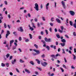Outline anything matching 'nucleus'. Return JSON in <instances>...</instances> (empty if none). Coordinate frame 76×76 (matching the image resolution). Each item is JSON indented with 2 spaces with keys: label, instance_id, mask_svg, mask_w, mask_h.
Returning <instances> with one entry per match:
<instances>
[{
  "label": "nucleus",
  "instance_id": "obj_12",
  "mask_svg": "<svg viewBox=\"0 0 76 76\" xmlns=\"http://www.w3.org/2000/svg\"><path fill=\"white\" fill-rule=\"evenodd\" d=\"M16 60L15 59H14V61H12V64H14L15 63H16Z\"/></svg>",
  "mask_w": 76,
  "mask_h": 76
},
{
  "label": "nucleus",
  "instance_id": "obj_2",
  "mask_svg": "<svg viewBox=\"0 0 76 76\" xmlns=\"http://www.w3.org/2000/svg\"><path fill=\"white\" fill-rule=\"evenodd\" d=\"M35 7H34V9L36 11L39 10V7H38V4L37 3H36L34 4Z\"/></svg>",
  "mask_w": 76,
  "mask_h": 76
},
{
  "label": "nucleus",
  "instance_id": "obj_24",
  "mask_svg": "<svg viewBox=\"0 0 76 76\" xmlns=\"http://www.w3.org/2000/svg\"><path fill=\"white\" fill-rule=\"evenodd\" d=\"M25 41L26 42H29V39H25Z\"/></svg>",
  "mask_w": 76,
  "mask_h": 76
},
{
  "label": "nucleus",
  "instance_id": "obj_50",
  "mask_svg": "<svg viewBox=\"0 0 76 76\" xmlns=\"http://www.w3.org/2000/svg\"><path fill=\"white\" fill-rule=\"evenodd\" d=\"M73 48L72 47H69V49L70 50H72V48Z\"/></svg>",
  "mask_w": 76,
  "mask_h": 76
},
{
  "label": "nucleus",
  "instance_id": "obj_29",
  "mask_svg": "<svg viewBox=\"0 0 76 76\" xmlns=\"http://www.w3.org/2000/svg\"><path fill=\"white\" fill-rule=\"evenodd\" d=\"M50 57L52 58H55V56L54 55H52L50 56Z\"/></svg>",
  "mask_w": 76,
  "mask_h": 76
},
{
  "label": "nucleus",
  "instance_id": "obj_43",
  "mask_svg": "<svg viewBox=\"0 0 76 76\" xmlns=\"http://www.w3.org/2000/svg\"><path fill=\"white\" fill-rule=\"evenodd\" d=\"M60 56V54H57L56 55V57H58V56Z\"/></svg>",
  "mask_w": 76,
  "mask_h": 76
},
{
  "label": "nucleus",
  "instance_id": "obj_15",
  "mask_svg": "<svg viewBox=\"0 0 76 76\" xmlns=\"http://www.w3.org/2000/svg\"><path fill=\"white\" fill-rule=\"evenodd\" d=\"M20 62L21 63H25V61H24L22 60V59H20Z\"/></svg>",
  "mask_w": 76,
  "mask_h": 76
},
{
  "label": "nucleus",
  "instance_id": "obj_13",
  "mask_svg": "<svg viewBox=\"0 0 76 76\" xmlns=\"http://www.w3.org/2000/svg\"><path fill=\"white\" fill-rule=\"evenodd\" d=\"M49 6V3H48L46 5V8L47 10H48V6Z\"/></svg>",
  "mask_w": 76,
  "mask_h": 76
},
{
  "label": "nucleus",
  "instance_id": "obj_58",
  "mask_svg": "<svg viewBox=\"0 0 76 76\" xmlns=\"http://www.w3.org/2000/svg\"><path fill=\"white\" fill-rule=\"evenodd\" d=\"M56 45H58V42H56Z\"/></svg>",
  "mask_w": 76,
  "mask_h": 76
},
{
  "label": "nucleus",
  "instance_id": "obj_38",
  "mask_svg": "<svg viewBox=\"0 0 76 76\" xmlns=\"http://www.w3.org/2000/svg\"><path fill=\"white\" fill-rule=\"evenodd\" d=\"M65 37H66V38H69V37L68 35H67V34L65 35Z\"/></svg>",
  "mask_w": 76,
  "mask_h": 76
},
{
  "label": "nucleus",
  "instance_id": "obj_39",
  "mask_svg": "<svg viewBox=\"0 0 76 76\" xmlns=\"http://www.w3.org/2000/svg\"><path fill=\"white\" fill-rule=\"evenodd\" d=\"M71 68L72 69H75V67H74V66H73V65H72L71 66Z\"/></svg>",
  "mask_w": 76,
  "mask_h": 76
},
{
  "label": "nucleus",
  "instance_id": "obj_47",
  "mask_svg": "<svg viewBox=\"0 0 76 76\" xmlns=\"http://www.w3.org/2000/svg\"><path fill=\"white\" fill-rule=\"evenodd\" d=\"M4 3L5 4H6V5H7V1H4Z\"/></svg>",
  "mask_w": 76,
  "mask_h": 76
},
{
  "label": "nucleus",
  "instance_id": "obj_36",
  "mask_svg": "<svg viewBox=\"0 0 76 76\" xmlns=\"http://www.w3.org/2000/svg\"><path fill=\"white\" fill-rule=\"evenodd\" d=\"M41 57L42 58H44V57H45V55L44 54H43L41 56Z\"/></svg>",
  "mask_w": 76,
  "mask_h": 76
},
{
  "label": "nucleus",
  "instance_id": "obj_48",
  "mask_svg": "<svg viewBox=\"0 0 76 76\" xmlns=\"http://www.w3.org/2000/svg\"><path fill=\"white\" fill-rule=\"evenodd\" d=\"M4 30H2L1 31V34H3V33H4Z\"/></svg>",
  "mask_w": 76,
  "mask_h": 76
},
{
  "label": "nucleus",
  "instance_id": "obj_7",
  "mask_svg": "<svg viewBox=\"0 0 76 76\" xmlns=\"http://www.w3.org/2000/svg\"><path fill=\"white\" fill-rule=\"evenodd\" d=\"M69 13L72 16H74L75 15V12L73 11H70Z\"/></svg>",
  "mask_w": 76,
  "mask_h": 76
},
{
  "label": "nucleus",
  "instance_id": "obj_33",
  "mask_svg": "<svg viewBox=\"0 0 76 76\" xmlns=\"http://www.w3.org/2000/svg\"><path fill=\"white\" fill-rule=\"evenodd\" d=\"M54 18L53 17H52L51 18V20L52 22H53L54 20Z\"/></svg>",
  "mask_w": 76,
  "mask_h": 76
},
{
  "label": "nucleus",
  "instance_id": "obj_23",
  "mask_svg": "<svg viewBox=\"0 0 76 76\" xmlns=\"http://www.w3.org/2000/svg\"><path fill=\"white\" fill-rule=\"evenodd\" d=\"M4 28H7V25H6V23H4Z\"/></svg>",
  "mask_w": 76,
  "mask_h": 76
},
{
  "label": "nucleus",
  "instance_id": "obj_53",
  "mask_svg": "<svg viewBox=\"0 0 76 76\" xmlns=\"http://www.w3.org/2000/svg\"><path fill=\"white\" fill-rule=\"evenodd\" d=\"M16 47L15 46H14L12 48V50H15L16 49Z\"/></svg>",
  "mask_w": 76,
  "mask_h": 76
},
{
  "label": "nucleus",
  "instance_id": "obj_11",
  "mask_svg": "<svg viewBox=\"0 0 76 76\" xmlns=\"http://www.w3.org/2000/svg\"><path fill=\"white\" fill-rule=\"evenodd\" d=\"M56 21L57 22L59 23H61V21H60V20H59L58 18H56Z\"/></svg>",
  "mask_w": 76,
  "mask_h": 76
},
{
  "label": "nucleus",
  "instance_id": "obj_56",
  "mask_svg": "<svg viewBox=\"0 0 76 76\" xmlns=\"http://www.w3.org/2000/svg\"><path fill=\"white\" fill-rule=\"evenodd\" d=\"M10 75L11 76H12L13 75V73L12 72H10Z\"/></svg>",
  "mask_w": 76,
  "mask_h": 76
},
{
  "label": "nucleus",
  "instance_id": "obj_54",
  "mask_svg": "<svg viewBox=\"0 0 76 76\" xmlns=\"http://www.w3.org/2000/svg\"><path fill=\"white\" fill-rule=\"evenodd\" d=\"M13 34L15 35H16V32H14L13 33Z\"/></svg>",
  "mask_w": 76,
  "mask_h": 76
},
{
  "label": "nucleus",
  "instance_id": "obj_45",
  "mask_svg": "<svg viewBox=\"0 0 76 76\" xmlns=\"http://www.w3.org/2000/svg\"><path fill=\"white\" fill-rule=\"evenodd\" d=\"M46 48L48 49V50H50V47L48 46H47Z\"/></svg>",
  "mask_w": 76,
  "mask_h": 76
},
{
  "label": "nucleus",
  "instance_id": "obj_30",
  "mask_svg": "<svg viewBox=\"0 0 76 76\" xmlns=\"http://www.w3.org/2000/svg\"><path fill=\"white\" fill-rule=\"evenodd\" d=\"M60 69L62 71V72H64V69L61 67H60Z\"/></svg>",
  "mask_w": 76,
  "mask_h": 76
},
{
  "label": "nucleus",
  "instance_id": "obj_64",
  "mask_svg": "<svg viewBox=\"0 0 76 76\" xmlns=\"http://www.w3.org/2000/svg\"><path fill=\"white\" fill-rule=\"evenodd\" d=\"M75 53H76V49L74 48V50Z\"/></svg>",
  "mask_w": 76,
  "mask_h": 76
},
{
  "label": "nucleus",
  "instance_id": "obj_16",
  "mask_svg": "<svg viewBox=\"0 0 76 76\" xmlns=\"http://www.w3.org/2000/svg\"><path fill=\"white\" fill-rule=\"evenodd\" d=\"M6 56L7 58H8L9 56H10V54L9 53L7 54L6 55Z\"/></svg>",
  "mask_w": 76,
  "mask_h": 76
},
{
  "label": "nucleus",
  "instance_id": "obj_55",
  "mask_svg": "<svg viewBox=\"0 0 76 76\" xmlns=\"http://www.w3.org/2000/svg\"><path fill=\"white\" fill-rule=\"evenodd\" d=\"M49 31L51 32H52V28H49Z\"/></svg>",
  "mask_w": 76,
  "mask_h": 76
},
{
  "label": "nucleus",
  "instance_id": "obj_52",
  "mask_svg": "<svg viewBox=\"0 0 76 76\" xmlns=\"http://www.w3.org/2000/svg\"><path fill=\"white\" fill-rule=\"evenodd\" d=\"M16 70L17 72H18V73H19V70H18V69L16 68Z\"/></svg>",
  "mask_w": 76,
  "mask_h": 76
},
{
  "label": "nucleus",
  "instance_id": "obj_25",
  "mask_svg": "<svg viewBox=\"0 0 76 76\" xmlns=\"http://www.w3.org/2000/svg\"><path fill=\"white\" fill-rule=\"evenodd\" d=\"M5 64L6 66L7 67H8L9 66V63H6Z\"/></svg>",
  "mask_w": 76,
  "mask_h": 76
},
{
  "label": "nucleus",
  "instance_id": "obj_22",
  "mask_svg": "<svg viewBox=\"0 0 76 76\" xmlns=\"http://www.w3.org/2000/svg\"><path fill=\"white\" fill-rule=\"evenodd\" d=\"M5 64L3 63L1 64V66H2V67H5Z\"/></svg>",
  "mask_w": 76,
  "mask_h": 76
},
{
  "label": "nucleus",
  "instance_id": "obj_32",
  "mask_svg": "<svg viewBox=\"0 0 76 76\" xmlns=\"http://www.w3.org/2000/svg\"><path fill=\"white\" fill-rule=\"evenodd\" d=\"M58 31H59V32H60V33H62V32H63V30H61L60 29H59L58 30Z\"/></svg>",
  "mask_w": 76,
  "mask_h": 76
},
{
  "label": "nucleus",
  "instance_id": "obj_61",
  "mask_svg": "<svg viewBox=\"0 0 76 76\" xmlns=\"http://www.w3.org/2000/svg\"><path fill=\"white\" fill-rule=\"evenodd\" d=\"M28 17H31V14H30V13H28Z\"/></svg>",
  "mask_w": 76,
  "mask_h": 76
},
{
  "label": "nucleus",
  "instance_id": "obj_14",
  "mask_svg": "<svg viewBox=\"0 0 76 76\" xmlns=\"http://www.w3.org/2000/svg\"><path fill=\"white\" fill-rule=\"evenodd\" d=\"M35 60L36 61H37L38 64H40V61H39L38 59H36Z\"/></svg>",
  "mask_w": 76,
  "mask_h": 76
},
{
  "label": "nucleus",
  "instance_id": "obj_49",
  "mask_svg": "<svg viewBox=\"0 0 76 76\" xmlns=\"http://www.w3.org/2000/svg\"><path fill=\"white\" fill-rule=\"evenodd\" d=\"M14 44L15 45V46H16V47L18 46V44L14 42Z\"/></svg>",
  "mask_w": 76,
  "mask_h": 76
},
{
  "label": "nucleus",
  "instance_id": "obj_3",
  "mask_svg": "<svg viewBox=\"0 0 76 76\" xmlns=\"http://www.w3.org/2000/svg\"><path fill=\"white\" fill-rule=\"evenodd\" d=\"M42 65L44 66V67H46V66H47L48 63L46 62H42L41 63Z\"/></svg>",
  "mask_w": 76,
  "mask_h": 76
},
{
  "label": "nucleus",
  "instance_id": "obj_59",
  "mask_svg": "<svg viewBox=\"0 0 76 76\" xmlns=\"http://www.w3.org/2000/svg\"><path fill=\"white\" fill-rule=\"evenodd\" d=\"M35 73L36 75H38V72H35Z\"/></svg>",
  "mask_w": 76,
  "mask_h": 76
},
{
  "label": "nucleus",
  "instance_id": "obj_20",
  "mask_svg": "<svg viewBox=\"0 0 76 76\" xmlns=\"http://www.w3.org/2000/svg\"><path fill=\"white\" fill-rule=\"evenodd\" d=\"M69 23H70V25H71V26H72L73 23V22H72V21H69Z\"/></svg>",
  "mask_w": 76,
  "mask_h": 76
},
{
  "label": "nucleus",
  "instance_id": "obj_6",
  "mask_svg": "<svg viewBox=\"0 0 76 76\" xmlns=\"http://www.w3.org/2000/svg\"><path fill=\"white\" fill-rule=\"evenodd\" d=\"M7 34L6 35V38H7V37L9 36V35H10V31L9 30L7 31Z\"/></svg>",
  "mask_w": 76,
  "mask_h": 76
},
{
  "label": "nucleus",
  "instance_id": "obj_28",
  "mask_svg": "<svg viewBox=\"0 0 76 76\" xmlns=\"http://www.w3.org/2000/svg\"><path fill=\"white\" fill-rule=\"evenodd\" d=\"M42 20L43 21H45V18L44 17H42Z\"/></svg>",
  "mask_w": 76,
  "mask_h": 76
},
{
  "label": "nucleus",
  "instance_id": "obj_26",
  "mask_svg": "<svg viewBox=\"0 0 76 76\" xmlns=\"http://www.w3.org/2000/svg\"><path fill=\"white\" fill-rule=\"evenodd\" d=\"M61 42H66V40L64 39H62L61 40Z\"/></svg>",
  "mask_w": 76,
  "mask_h": 76
},
{
  "label": "nucleus",
  "instance_id": "obj_60",
  "mask_svg": "<svg viewBox=\"0 0 76 76\" xmlns=\"http://www.w3.org/2000/svg\"><path fill=\"white\" fill-rule=\"evenodd\" d=\"M29 35L30 38H32V35H31V34H29Z\"/></svg>",
  "mask_w": 76,
  "mask_h": 76
},
{
  "label": "nucleus",
  "instance_id": "obj_46",
  "mask_svg": "<svg viewBox=\"0 0 76 76\" xmlns=\"http://www.w3.org/2000/svg\"><path fill=\"white\" fill-rule=\"evenodd\" d=\"M45 32L46 33V35H47L48 34V31L47 30H45Z\"/></svg>",
  "mask_w": 76,
  "mask_h": 76
},
{
  "label": "nucleus",
  "instance_id": "obj_62",
  "mask_svg": "<svg viewBox=\"0 0 76 76\" xmlns=\"http://www.w3.org/2000/svg\"><path fill=\"white\" fill-rule=\"evenodd\" d=\"M37 68L38 69V70H40V71H41V68L38 67H37Z\"/></svg>",
  "mask_w": 76,
  "mask_h": 76
},
{
  "label": "nucleus",
  "instance_id": "obj_63",
  "mask_svg": "<svg viewBox=\"0 0 76 76\" xmlns=\"http://www.w3.org/2000/svg\"><path fill=\"white\" fill-rule=\"evenodd\" d=\"M73 35H74V36H76V33H75V32H73Z\"/></svg>",
  "mask_w": 76,
  "mask_h": 76
},
{
  "label": "nucleus",
  "instance_id": "obj_19",
  "mask_svg": "<svg viewBox=\"0 0 76 76\" xmlns=\"http://www.w3.org/2000/svg\"><path fill=\"white\" fill-rule=\"evenodd\" d=\"M34 46L35 47L37 48V49H38V45H37L36 44H34Z\"/></svg>",
  "mask_w": 76,
  "mask_h": 76
},
{
  "label": "nucleus",
  "instance_id": "obj_44",
  "mask_svg": "<svg viewBox=\"0 0 76 76\" xmlns=\"http://www.w3.org/2000/svg\"><path fill=\"white\" fill-rule=\"evenodd\" d=\"M41 41L43 43V44H45V41L42 40H41Z\"/></svg>",
  "mask_w": 76,
  "mask_h": 76
},
{
  "label": "nucleus",
  "instance_id": "obj_41",
  "mask_svg": "<svg viewBox=\"0 0 76 76\" xmlns=\"http://www.w3.org/2000/svg\"><path fill=\"white\" fill-rule=\"evenodd\" d=\"M74 27L76 28V22L74 24Z\"/></svg>",
  "mask_w": 76,
  "mask_h": 76
},
{
  "label": "nucleus",
  "instance_id": "obj_27",
  "mask_svg": "<svg viewBox=\"0 0 76 76\" xmlns=\"http://www.w3.org/2000/svg\"><path fill=\"white\" fill-rule=\"evenodd\" d=\"M63 52H62V54H66V52H65V51H64V49H62Z\"/></svg>",
  "mask_w": 76,
  "mask_h": 76
},
{
  "label": "nucleus",
  "instance_id": "obj_57",
  "mask_svg": "<svg viewBox=\"0 0 76 76\" xmlns=\"http://www.w3.org/2000/svg\"><path fill=\"white\" fill-rule=\"evenodd\" d=\"M30 29L31 30V31H32L34 30V28L32 27H30Z\"/></svg>",
  "mask_w": 76,
  "mask_h": 76
},
{
  "label": "nucleus",
  "instance_id": "obj_35",
  "mask_svg": "<svg viewBox=\"0 0 76 76\" xmlns=\"http://www.w3.org/2000/svg\"><path fill=\"white\" fill-rule=\"evenodd\" d=\"M72 56H73L74 60H75V59L76 58V56H75V55H74V54H72Z\"/></svg>",
  "mask_w": 76,
  "mask_h": 76
},
{
  "label": "nucleus",
  "instance_id": "obj_34",
  "mask_svg": "<svg viewBox=\"0 0 76 76\" xmlns=\"http://www.w3.org/2000/svg\"><path fill=\"white\" fill-rule=\"evenodd\" d=\"M63 67H64L65 69H67V67H66V66L64 64L63 65Z\"/></svg>",
  "mask_w": 76,
  "mask_h": 76
},
{
  "label": "nucleus",
  "instance_id": "obj_4",
  "mask_svg": "<svg viewBox=\"0 0 76 76\" xmlns=\"http://www.w3.org/2000/svg\"><path fill=\"white\" fill-rule=\"evenodd\" d=\"M45 40L46 42H51L52 41V39H51L45 38Z\"/></svg>",
  "mask_w": 76,
  "mask_h": 76
},
{
  "label": "nucleus",
  "instance_id": "obj_1",
  "mask_svg": "<svg viewBox=\"0 0 76 76\" xmlns=\"http://www.w3.org/2000/svg\"><path fill=\"white\" fill-rule=\"evenodd\" d=\"M33 51L36 52V53H32V54L33 56H36V55H38L40 54V51L39 50H38L36 49H33Z\"/></svg>",
  "mask_w": 76,
  "mask_h": 76
},
{
  "label": "nucleus",
  "instance_id": "obj_8",
  "mask_svg": "<svg viewBox=\"0 0 76 76\" xmlns=\"http://www.w3.org/2000/svg\"><path fill=\"white\" fill-rule=\"evenodd\" d=\"M14 42V40H12L10 41V47L12 46V43Z\"/></svg>",
  "mask_w": 76,
  "mask_h": 76
},
{
  "label": "nucleus",
  "instance_id": "obj_40",
  "mask_svg": "<svg viewBox=\"0 0 76 76\" xmlns=\"http://www.w3.org/2000/svg\"><path fill=\"white\" fill-rule=\"evenodd\" d=\"M12 58H13V56H11L10 57V58L9 60H12Z\"/></svg>",
  "mask_w": 76,
  "mask_h": 76
},
{
  "label": "nucleus",
  "instance_id": "obj_37",
  "mask_svg": "<svg viewBox=\"0 0 76 76\" xmlns=\"http://www.w3.org/2000/svg\"><path fill=\"white\" fill-rule=\"evenodd\" d=\"M61 30H63V29H64V27H63V26H61Z\"/></svg>",
  "mask_w": 76,
  "mask_h": 76
},
{
  "label": "nucleus",
  "instance_id": "obj_17",
  "mask_svg": "<svg viewBox=\"0 0 76 76\" xmlns=\"http://www.w3.org/2000/svg\"><path fill=\"white\" fill-rule=\"evenodd\" d=\"M25 71L26 72H27L28 73H30V71L28 70L27 69H25Z\"/></svg>",
  "mask_w": 76,
  "mask_h": 76
},
{
  "label": "nucleus",
  "instance_id": "obj_21",
  "mask_svg": "<svg viewBox=\"0 0 76 76\" xmlns=\"http://www.w3.org/2000/svg\"><path fill=\"white\" fill-rule=\"evenodd\" d=\"M30 63V64H32V65H34V62L33 61H30L29 62Z\"/></svg>",
  "mask_w": 76,
  "mask_h": 76
},
{
  "label": "nucleus",
  "instance_id": "obj_51",
  "mask_svg": "<svg viewBox=\"0 0 76 76\" xmlns=\"http://www.w3.org/2000/svg\"><path fill=\"white\" fill-rule=\"evenodd\" d=\"M34 21H35V22H37V21H38V19L35 18L34 19Z\"/></svg>",
  "mask_w": 76,
  "mask_h": 76
},
{
  "label": "nucleus",
  "instance_id": "obj_42",
  "mask_svg": "<svg viewBox=\"0 0 76 76\" xmlns=\"http://www.w3.org/2000/svg\"><path fill=\"white\" fill-rule=\"evenodd\" d=\"M4 60H7V58H6V57L5 56H4Z\"/></svg>",
  "mask_w": 76,
  "mask_h": 76
},
{
  "label": "nucleus",
  "instance_id": "obj_31",
  "mask_svg": "<svg viewBox=\"0 0 76 76\" xmlns=\"http://www.w3.org/2000/svg\"><path fill=\"white\" fill-rule=\"evenodd\" d=\"M56 36L58 38H60V35H59V34H56Z\"/></svg>",
  "mask_w": 76,
  "mask_h": 76
},
{
  "label": "nucleus",
  "instance_id": "obj_18",
  "mask_svg": "<svg viewBox=\"0 0 76 76\" xmlns=\"http://www.w3.org/2000/svg\"><path fill=\"white\" fill-rule=\"evenodd\" d=\"M60 44H61V46H62V47H64V45H65V43H61Z\"/></svg>",
  "mask_w": 76,
  "mask_h": 76
},
{
  "label": "nucleus",
  "instance_id": "obj_9",
  "mask_svg": "<svg viewBox=\"0 0 76 76\" xmlns=\"http://www.w3.org/2000/svg\"><path fill=\"white\" fill-rule=\"evenodd\" d=\"M19 28L20 30H19V31L20 32H23V29L22 27H20Z\"/></svg>",
  "mask_w": 76,
  "mask_h": 76
},
{
  "label": "nucleus",
  "instance_id": "obj_10",
  "mask_svg": "<svg viewBox=\"0 0 76 76\" xmlns=\"http://www.w3.org/2000/svg\"><path fill=\"white\" fill-rule=\"evenodd\" d=\"M69 20V19H66V23H65V24L66 25V26H69V22L68 21Z\"/></svg>",
  "mask_w": 76,
  "mask_h": 76
},
{
  "label": "nucleus",
  "instance_id": "obj_5",
  "mask_svg": "<svg viewBox=\"0 0 76 76\" xmlns=\"http://www.w3.org/2000/svg\"><path fill=\"white\" fill-rule=\"evenodd\" d=\"M61 3L62 5V6L64 9H66V5H65V2H64V1H62L61 2Z\"/></svg>",
  "mask_w": 76,
  "mask_h": 76
}]
</instances>
